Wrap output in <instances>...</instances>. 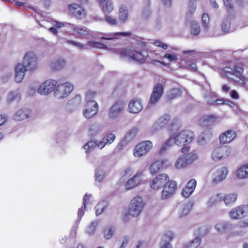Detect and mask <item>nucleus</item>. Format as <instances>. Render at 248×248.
Wrapping results in <instances>:
<instances>
[{
    "label": "nucleus",
    "instance_id": "7ed1b4c3",
    "mask_svg": "<svg viewBox=\"0 0 248 248\" xmlns=\"http://www.w3.org/2000/svg\"><path fill=\"white\" fill-rule=\"evenodd\" d=\"M73 84L69 82L56 85L54 90V96L58 99H62L68 97L74 90Z\"/></svg>",
    "mask_w": 248,
    "mask_h": 248
},
{
    "label": "nucleus",
    "instance_id": "412c9836",
    "mask_svg": "<svg viewBox=\"0 0 248 248\" xmlns=\"http://www.w3.org/2000/svg\"><path fill=\"white\" fill-rule=\"evenodd\" d=\"M67 62L64 58L58 57L51 60L49 63V67L52 70L60 71L64 68Z\"/></svg>",
    "mask_w": 248,
    "mask_h": 248
},
{
    "label": "nucleus",
    "instance_id": "a878e982",
    "mask_svg": "<svg viewBox=\"0 0 248 248\" xmlns=\"http://www.w3.org/2000/svg\"><path fill=\"white\" fill-rule=\"evenodd\" d=\"M143 107L141 100L136 98L132 100L129 103L128 110L132 113H137L140 112L142 109Z\"/></svg>",
    "mask_w": 248,
    "mask_h": 248
},
{
    "label": "nucleus",
    "instance_id": "0e129e2a",
    "mask_svg": "<svg viewBox=\"0 0 248 248\" xmlns=\"http://www.w3.org/2000/svg\"><path fill=\"white\" fill-rule=\"evenodd\" d=\"M95 95V93L92 91H89L87 93L86 95V104H89V102H95L93 99Z\"/></svg>",
    "mask_w": 248,
    "mask_h": 248
},
{
    "label": "nucleus",
    "instance_id": "69168bd1",
    "mask_svg": "<svg viewBox=\"0 0 248 248\" xmlns=\"http://www.w3.org/2000/svg\"><path fill=\"white\" fill-rule=\"evenodd\" d=\"M194 192V190L187 186H186L181 192L183 197L187 198H188Z\"/></svg>",
    "mask_w": 248,
    "mask_h": 248
},
{
    "label": "nucleus",
    "instance_id": "4be33fe9",
    "mask_svg": "<svg viewBox=\"0 0 248 248\" xmlns=\"http://www.w3.org/2000/svg\"><path fill=\"white\" fill-rule=\"evenodd\" d=\"M131 35L130 32H116L103 33L100 37L101 39L107 40H116L122 37H129Z\"/></svg>",
    "mask_w": 248,
    "mask_h": 248
},
{
    "label": "nucleus",
    "instance_id": "58836bf2",
    "mask_svg": "<svg viewBox=\"0 0 248 248\" xmlns=\"http://www.w3.org/2000/svg\"><path fill=\"white\" fill-rule=\"evenodd\" d=\"M174 143V135L171 136L162 145L159 152L160 154H163L166 152L169 148L171 147Z\"/></svg>",
    "mask_w": 248,
    "mask_h": 248
},
{
    "label": "nucleus",
    "instance_id": "aec40b11",
    "mask_svg": "<svg viewBox=\"0 0 248 248\" xmlns=\"http://www.w3.org/2000/svg\"><path fill=\"white\" fill-rule=\"evenodd\" d=\"M68 10L70 14L79 18H84L86 15L84 9L76 3L69 4Z\"/></svg>",
    "mask_w": 248,
    "mask_h": 248
},
{
    "label": "nucleus",
    "instance_id": "e433bc0d",
    "mask_svg": "<svg viewBox=\"0 0 248 248\" xmlns=\"http://www.w3.org/2000/svg\"><path fill=\"white\" fill-rule=\"evenodd\" d=\"M81 102L82 98L81 95L78 94L68 101L67 106L69 107H71L72 108L76 109L80 105Z\"/></svg>",
    "mask_w": 248,
    "mask_h": 248
},
{
    "label": "nucleus",
    "instance_id": "bf43d9fd",
    "mask_svg": "<svg viewBox=\"0 0 248 248\" xmlns=\"http://www.w3.org/2000/svg\"><path fill=\"white\" fill-rule=\"evenodd\" d=\"M163 58L168 59L169 62H176L178 60L177 55L173 53H166L164 56Z\"/></svg>",
    "mask_w": 248,
    "mask_h": 248
},
{
    "label": "nucleus",
    "instance_id": "f3484780",
    "mask_svg": "<svg viewBox=\"0 0 248 248\" xmlns=\"http://www.w3.org/2000/svg\"><path fill=\"white\" fill-rule=\"evenodd\" d=\"M170 164V162L167 159L158 160L153 163L149 168L150 173L152 175L156 174L164 167H167Z\"/></svg>",
    "mask_w": 248,
    "mask_h": 248
},
{
    "label": "nucleus",
    "instance_id": "473e14b6",
    "mask_svg": "<svg viewBox=\"0 0 248 248\" xmlns=\"http://www.w3.org/2000/svg\"><path fill=\"white\" fill-rule=\"evenodd\" d=\"M71 28L74 31L75 34L78 37L82 38L89 34L88 31L84 27L75 26L72 24Z\"/></svg>",
    "mask_w": 248,
    "mask_h": 248
},
{
    "label": "nucleus",
    "instance_id": "052dcab7",
    "mask_svg": "<svg viewBox=\"0 0 248 248\" xmlns=\"http://www.w3.org/2000/svg\"><path fill=\"white\" fill-rule=\"evenodd\" d=\"M231 27V23L228 19L224 20L221 24V29L223 32H228Z\"/></svg>",
    "mask_w": 248,
    "mask_h": 248
},
{
    "label": "nucleus",
    "instance_id": "393cba45",
    "mask_svg": "<svg viewBox=\"0 0 248 248\" xmlns=\"http://www.w3.org/2000/svg\"><path fill=\"white\" fill-rule=\"evenodd\" d=\"M219 118L216 115L210 114L206 115L201 118L199 120V123L201 124L207 125L216 124L219 122Z\"/></svg>",
    "mask_w": 248,
    "mask_h": 248
},
{
    "label": "nucleus",
    "instance_id": "c85d7f7f",
    "mask_svg": "<svg viewBox=\"0 0 248 248\" xmlns=\"http://www.w3.org/2000/svg\"><path fill=\"white\" fill-rule=\"evenodd\" d=\"M212 137V131L209 129H206L199 136L198 142L201 145H204L209 141Z\"/></svg>",
    "mask_w": 248,
    "mask_h": 248
},
{
    "label": "nucleus",
    "instance_id": "f8f14e48",
    "mask_svg": "<svg viewBox=\"0 0 248 248\" xmlns=\"http://www.w3.org/2000/svg\"><path fill=\"white\" fill-rule=\"evenodd\" d=\"M57 84L56 80H46L40 85L37 90L38 93L42 95H46L54 90Z\"/></svg>",
    "mask_w": 248,
    "mask_h": 248
},
{
    "label": "nucleus",
    "instance_id": "5701e85b",
    "mask_svg": "<svg viewBox=\"0 0 248 248\" xmlns=\"http://www.w3.org/2000/svg\"><path fill=\"white\" fill-rule=\"evenodd\" d=\"M228 173V169L225 167H222L217 170L213 174V183L217 184L222 182L226 178Z\"/></svg>",
    "mask_w": 248,
    "mask_h": 248
},
{
    "label": "nucleus",
    "instance_id": "b1692460",
    "mask_svg": "<svg viewBox=\"0 0 248 248\" xmlns=\"http://www.w3.org/2000/svg\"><path fill=\"white\" fill-rule=\"evenodd\" d=\"M31 115L30 111L26 108L17 109L13 116V119L16 121H22L29 118Z\"/></svg>",
    "mask_w": 248,
    "mask_h": 248
},
{
    "label": "nucleus",
    "instance_id": "5fc2aeb1",
    "mask_svg": "<svg viewBox=\"0 0 248 248\" xmlns=\"http://www.w3.org/2000/svg\"><path fill=\"white\" fill-rule=\"evenodd\" d=\"M103 139L105 140L107 144L112 143L116 139V136L112 133H108L104 136Z\"/></svg>",
    "mask_w": 248,
    "mask_h": 248
},
{
    "label": "nucleus",
    "instance_id": "4c0bfd02",
    "mask_svg": "<svg viewBox=\"0 0 248 248\" xmlns=\"http://www.w3.org/2000/svg\"><path fill=\"white\" fill-rule=\"evenodd\" d=\"M237 195L234 193L226 194L222 197V200L226 205L228 206L233 204L236 201Z\"/></svg>",
    "mask_w": 248,
    "mask_h": 248
},
{
    "label": "nucleus",
    "instance_id": "c756f323",
    "mask_svg": "<svg viewBox=\"0 0 248 248\" xmlns=\"http://www.w3.org/2000/svg\"><path fill=\"white\" fill-rule=\"evenodd\" d=\"M189 166L187 160L184 155L178 157L174 163V167L177 170H181Z\"/></svg>",
    "mask_w": 248,
    "mask_h": 248
},
{
    "label": "nucleus",
    "instance_id": "2eb2a0df",
    "mask_svg": "<svg viewBox=\"0 0 248 248\" xmlns=\"http://www.w3.org/2000/svg\"><path fill=\"white\" fill-rule=\"evenodd\" d=\"M28 69L24 66V64L19 62L15 67V80L16 83H21L24 78Z\"/></svg>",
    "mask_w": 248,
    "mask_h": 248
},
{
    "label": "nucleus",
    "instance_id": "f257e3e1",
    "mask_svg": "<svg viewBox=\"0 0 248 248\" xmlns=\"http://www.w3.org/2000/svg\"><path fill=\"white\" fill-rule=\"evenodd\" d=\"M244 68L241 65H232L226 66L222 71V75L224 77L238 83L240 85H245L248 78L242 75Z\"/></svg>",
    "mask_w": 248,
    "mask_h": 248
},
{
    "label": "nucleus",
    "instance_id": "0eeeda50",
    "mask_svg": "<svg viewBox=\"0 0 248 248\" xmlns=\"http://www.w3.org/2000/svg\"><path fill=\"white\" fill-rule=\"evenodd\" d=\"M153 144L150 140H145L138 143L133 150V155L136 157H141L148 153L152 148Z\"/></svg>",
    "mask_w": 248,
    "mask_h": 248
},
{
    "label": "nucleus",
    "instance_id": "de8ad7c7",
    "mask_svg": "<svg viewBox=\"0 0 248 248\" xmlns=\"http://www.w3.org/2000/svg\"><path fill=\"white\" fill-rule=\"evenodd\" d=\"M222 200V197L220 194H216L212 195L209 199L207 204L208 206H212L216 203L221 202Z\"/></svg>",
    "mask_w": 248,
    "mask_h": 248
},
{
    "label": "nucleus",
    "instance_id": "37998d69",
    "mask_svg": "<svg viewBox=\"0 0 248 248\" xmlns=\"http://www.w3.org/2000/svg\"><path fill=\"white\" fill-rule=\"evenodd\" d=\"M86 47H88V49H90L92 48H100L105 50H108V48L104 44L99 42H95V41H88L87 42V46Z\"/></svg>",
    "mask_w": 248,
    "mask_h": 248
},
{
    "label": "nucleus",
    "instance_id": "338daca9",
    "mask_svg": "<svg viewBox=\"0 0 248 248\" xmlns=\"http://www.w3.org/2000/svg\"><path fill=\"white\" fill-rule=\"evenodd\" d=\"M67 43L69 44H71L81 49H88V47H86V46H87V43L84 45L82 44H81L79 42L71 40H68L67 41Z\"/></svg>",
    "mask_w": 248,
    "mask_h": 248
},
{
    "label": "nucleus",
    "instance_id": "13d9d810",
    "mask_svg": "<svg viewBox=\"0 0 248 248\" xmlns=\"http://www.w3.org/2000/svg\"><path fill=\"white\" fill-rule=\"evenodd\" d=\"M202 23L204 29L205 31H208L209 29V18L207 14H203L202 16Z\"/></svg>",
    "mask_w": 248,
    "mask_h": 248
},
{
    "label": "nucleus",
    "instance_id": "a211bd4d",
    "mask_svg": "<svg viewBox=\"0 0 248 248\" xmlns=\"http://www.w3.org/2000/svg\"><path fill=\"white\" fill-rule=\"evenodd\" d=\"M142 174L141 172H138L133 177L129 179L125 183V189L130 190L142 184Z\"/></svg>",
    "mask_w": 248,
    "mask_h": 248
},
{
    "label": "nucleus",
    "instance_id": "e2e57ef3",
    "mask_svg": "<svg viewBox=\"0 0 248 248\" xmlns=\"http://www.w3.org/2000/svg\"><path fill=\"white\" fill-rule=\"evenodd\" d=\"M104 20L108 24L112 26L116 25L117 24L116 18L110 16H106Z\"/></svg>",
    "mask_w": 248,
    "mask_h": 248
},
{
    "label": "nucleus",
    "instance_id": "a19ab883",
    "mask_svg": "<svg viewBox=\"0 0 248 248\" xmlns=\"http://www.w3.org/2000/svg\"><path fill=\"white\" fill-rule=\"evenodd\" d=\"M186 157L188 165H191L194 162L196 161L199 157L198 154L196 151H191L187 155H184Z\"/></svg>",
    "mask_w": 248,
    "mask_h": 248
},
{
    "label": "nucleus",
    "instance_id": "9d476101",
    "mask_svg": "<svg viewBox=\"0 0 248 248\" xmlns=\"http://www.w3.org/2000/svg\"><path fill=\"white\" fill-rule=\"evenodd\" d=\"M168 179L169 176L167 174H158L149 182V186L151 189L154 191L158 190L162 187Z\"/></svg>",
    "mask_w": 248,
    "mask_h": 248
},
{
    "label": "nucleus",
    "instance_id": "7c9ffc66",
    "mask_svg": "<svg viewBox=\"0 0 248 248\" xmlns=\"http://www.w3.org/2000/svg\"><path fill=\"white\" fill-rule=\"evenodd\" d=\"M21 99V94L19 91L15 90L10 92L7 97V102L12 103L14 101H19Z\"/></svg>",
    "mask_w": 248,
    "mask_h": 248
},
{
    "label": "nucleus",
    "instance_id": "49530a36",
    "mask_svg": "<svg viewBox=\"0 0 248 248\" xmlns=\"http://www.w3.org/2000/svg\"><path fill=\"white\" fill-rule=\"evenodd\" d=\"M39 83L38 81H34L31 83L29 86L28 91L27 94L30 96H33L35 94L37 89H38Z\"/></svg>",
    "mask_w": 248,
    "mask_h": 248
},
{
    "label": "nucleus",
    "instance_id": "39448f33",
    "mask_svg": "<svg viewBox=\"0 0 248 248\" xmlns=\"http://www.w3.org/2000/svg\"><path fill=\"white\" fill-rule=\"evenodd\" d=\"M28 69V71L32 72L38 68V57L37 55L32 51L26 53L22 62Z\"/></svg>",
    "mask_w": 248,
    "mask_h": 248
},
{
    "label": "nucleus",
    "instance_id": "f704fd0d",
    "mask_svg": "<svg viewBox=\"0 0 248 248\" xmlns=\"http://www.w3.org/2000/svg\"><path fill=\"white\" fill-rule=\"evenodd\" d=\"M91 197V195H88L85 194L83 199V207L82 206L80 208H79L78 210V219L77 221L78 222H79L82 218V217L83 216L84 214V211L86 210V204H88L90 198Z\"/></svg>",
    "mask_w": 248,
    "mask_h": 248
},
{
    "label": "nucleus",
    "instance_id": "72a5a7b5",
    "mask_svg": "<svg viewBox=\"0 0 248 248\" xmlns=\"http://www.w3.org/2000/svg\"><path fill=\"white\" fill-rule=\"evenodd\" d=\"M99 3L104 12L110 13L113 10L114 5L111 0H104L99 2Z\"/></svg>",
    "mask_w": 248,
    "mask_h": 248
},
{
    "label": "nucleus",
    "instance_id": "9b49d317",
    "mask_svg": "<svg viewBox=\"0 0 248 248\" xmlns=\"http://www.w3.org/2000/svg\"><path fill=\"white\" fill-rule=\"evenodd\" d=\"M164 89V87L161 83H157L154 87L150 97L148 105H155L157 103L163 94Z\"/></svg>",
    "mask_w": 248,
    "mask_h": 248
},
{
    "label": "nucleus",
    "instance_id": "2f4dec72",
    "mask_svg": "<svg viewBox=\"0 0 248 248\" xmlns=\"http://www.w3.org/2000/svg\"><path fill=\"white\" fill-rule=\"evenodd\" d=\"M129 12L126 6L121 5L119 10V17L123 23H125L128 18Z\"/></svg>",
    "mask_w": 248,
    "mask_h": 248
},
{
    "label": "nucleus",
    "instance_id": "3c124183",
    "mask_svg": "<svg viewBox=\"0 0 248 248\" xmlns=\"http://www.w3.org/2000/svg\"><path fill=\"white\" fill-rule=\"evenodd\" d=\"M101 131L100 125L97 124H94L91 125L89 132L91 135L94 136L97 134Z\"/></svg>",
    "mask_w": 248,
    "mask_h": 248
},
{
    "label": "nucleus",
    "instance_id": "cd10ccee",
    "mask_svg": "<svg viewBox=\"0 0 248 248\" xmlns=\"http://www.w3.org/2000/svg\"><path fill=\"white\" fill-rule=\"evenodd\" d=\"M236 137V133L232 130H228L219 136V140L221 143L225 144L231 142Z\"/></svg>",
    "mask_w": 248,
    "mask_h": 248
},
{
    "label": "nucleus",
    "instance_id": "6ab92c4d",
    "mask_svg": "<svg viewBox=\"0 0 248 248\" xmlns=\"http://www.w3.org/2000/svg\"><path fill=\"white\" fill-rule=\"evenodd\" d=\"M98 111V105L96 102H89L86 104L85 108L83 111L84 116L90 119L94 116Z\"/></svg>",
    "mask_w": 248,
    "mask_h": 248
},
{
    "label": "nucleus",
    "instance_id": "dca6fc26",
    "mask_svg": "<svg viewBox=\"0 0 248 248\" xmlns=\"http://www.w3.org/2000/svg\"><path fill=\"white\" fill-rule=\"evenodd\" d=\"M170 119V117L169 115L165 114L160 117L154 123L150 129V132L153 134L158 130H160L168 124Z\"/></svg>",
    "mask_w": 248,
    "mask_h": 248
},
{
    "label": "nucleus",
    "instance_id": "4468645a",
    "mask_svg": "<svg viewBox=\"0 0 248 248\" xmlns=\"http://www.w3.org/2000/svg\"><path fill=\"white\" fill-rule=\"evenodd\" d=\"M231 152V149L226 146H220L216 148L212 153V158L217 161L228 157Z\"/></svg>",
    "mask_w": 248,
    "mask_h": 248
},
{
    "label": "nucleus",
    "instance_id": "c03bdc74",
    "mask_svg": "<svg viewBox=\"0 0 248 248\" xmlns=\"http://www.w3.org/2000/svg\"><path fill=\"white\" fill-rule=\"evenodd\" d=\"M202 240L200 237H197L192 240L186 243L184 248H197L201 243Z\"/></svg>",
    "mask_w": 248,
    "mask_h": 248
},
{
    "label": "nucleus",
    "instance_id": "603ef678",
    "mask_svg": "<svg viewBox=\"0 0 248 248\" xmlns=\"http://www.w3.org/2000/svg\"><path fill=\"white\" fill-rule=\"evenodd\" d=\"M106 207H107L106 203L104 202H101L99 203H98L95 207L96 215L97 216H99L102 213L104 212L105 211Z\"/></svg>",
    "mask_w": 248,
    "mask_h": 248
},
{
    "label": "nucleus",
    "instance_id": "ea45409f",
    "mask_svg": "<svg viewBox=\"0 0 248 248\" xmlns=\"http://www.w3.org/2000/svg\"><path fill=\"white\" fill-rule=\"evenodd\" d=\"M182 91L180 88H174L170 90L167 94L166 97L167 100H171L176 97L179 96L182 93Z\"/></svg>",
    "mask_w": 248,
    "mask_h": 248
},
{
    "label": "nucleus",
    "instance_id": "864d4df0",
    "mask_svg": "<svg viewBox=\"0 0 248 248\" xmlns=\"http://www.w3.org/2000/svg\"><path fill=\"white\" fill-rule=\"evenodd\" d=\"M113 229L111 226L106 227L104 231V235L106 239H109L113 234Z\"/></svg>",
    "mask_w": 248,
    "mask_h": 248
},
{
    "label": "nucleus",
    "instance_id": "bb28decb",
    "mask_svg": "<svg viewBox=\"0 0 248 248\" xmlns=\"http://www.w3.org/2000/svg\"><path fill=\"white\" fill-rule=\"evenodd\" d=\"M189 203H179L177 205L176 210L177 212V218H182L186 217L190 210Z\"/></svg>",
    "mask_w": 248,
    "mask_h": 248
},
{
    "label": "nucleus",
    "instance_id": "09e8293b",
    "mask_svg": "<svg viewBox=\"0 0 248 248\" xmlns=\"http://www.w3.org/2000/svg\"><path fill=\"white\" fill-rule=\"evenodd\" d=\"M99 221L98 220H94L92 221L87 228V233L90 235H93L95 232L96 228L99 225Z\"/></svg>",
    "mask_w": 248,
    "mask_h": 248
},
{
    "label": "nucleus",
    "instance_id": "1a4fd4ad",
    "mask_svg": "<svg viewBox=\"0 0 248 248\" xmlns=\"http://www.w3.org/2000/svg\"><path fill=\"white\" fill-rule=\"evenodd\" d=\"M163 186L161 198L163 200H166L171 197L174 194L177 188V183L175 181H170L169 178Z\"/></svg>",
    "mask_w": 248,
    "mask_h": 248
},
{
    "label": "nucleus",
    "instance_id": "79ce46f5",
    "mask_svg": "<svg viewBox=\"0 0 248 248\" xmlns=\"http://www.w3.org/2000/svg\"><path fill=\"white\" fill-rule=\"evenodd\" d=\"M231 225L225 222H219L215 226V229L220 233H224L230 227Z\"/></svg>",
    "mask_w": 248,
    "mask_h": 248
},
{
    "label": "nucleus",
    "instance_id": "774afa93",
    "mask_svg": "<svg viewBox=\"0 0 248 248\" xmlns=\"http://www.w3.org/2000/svg\"><path fill=\"white\" fill-rule=\"evenodd\" d=\"M208 232L207 228L205 226L200 227L195 232V234L200 236H203Z\"/></svg>",
    "mask_w": 248,
    "mask_h": 248
},
{
    "label": "nucleus",
    "instance_id": "8fccbe9b",
    "mask_svg": "<svg viewBox=\"0 0 248 248\" xmlns=\"http://www.w3.org/2000/svg\"><path fill=\"white\" fill-rule=\"evenodd\" d=\"M105 177V173L104 170H97L95 173V181L97 182H102Z\"/></svg>",
    "mask_w": 248,
    "mask_h": 248
},
{
    "label": "nucleus",
    "instance_id": "c9c22d12",
    "mask_svg": "<svg viewBox=\"0 0 248 248\" xmlns=\"http://www.w3.org/2000/svg\"><path fill=\"white\" fill-rule=\"evenodd\" d=\"M236 176L239 179L248 178V164L242 166L237 170Z\"/></svg>",
    "mask_w": 248,
    "mask_h": 248
},
{
    "label": "nucleus",
    "instance_id": "4d7b16f0",
    "mask_svg": "<svg viewBox=\"0 0 248 248\" xmlns=\"http://www.w3.org/2000/svg\"><path fill=\"white\" fill-rule=\"evenodd\" d=\"M174 237V234L171 232H168L162 237V240L161 242L169 243Z\"/></svg>",
    "mask_w": 248,
    "mask_h": 248
},
{
    "label": "nucleus",
    "instance_id": "20e7f679",
    "mask_svg": "<svg viewBox=\"0 0 248 248\" xmlns=\"http://www.w3.org/2000/svg\"><path fill=\"white\" fill-rule=\"evenodd\" d=\"M174 143L179 146H183L189 144L193 141L195 135L194 133L189 130H183L174 135Z\"/></svg>",
    "mask_w": 248,
    "mask_h": 248
},
{
    "label": "nucleus",
    "instance_id": "680f3d73",
    "mask_svg": "<svg viewBox=\"0 0 248 248\" xmlns=\"http://www.w3.org/2000/svg\"><path fill=\"white\" fill-rule=\"evenodd\" d=\"M196 9V2L195 0H190L188 7V13L192 15Z\"/></svg>",
    "mask_w": 248,
    "mask_h": 248
},
{
    "label": "nucleus",
    "instance_id": "6e6552de",
    "mask_svg": "<svg viewBox=\"0 0 248 248\" xmlns=\"http://www.w3.org/2000/svg\"><path fill=\"white\" fill-rule=\"evenodd\" d=\"M230 217L237 220L248 217V205L244 204L232 208L229 212Z\"/></svg>",
    "mask_w": 248,
    "mask_h": 248
},
{
    "label": "nucleus",
    "instance_id": "a18cd8bd",
    "mask_svg": "<svg viewBox=\"0 0 248 248\" xmlns=\"http://www.w3.org/2000/svg\"><path fill=\"white\" fill-rule=\"evenodd\" d=\"M96 140L93 139L89 140L83 146L86 154H89L92 150L96 147Z\"/></svg>",
    "mask_w": 248,
    "mask_h": 248
},
{
    "label": "nucleus",
    "instance_id": "423d86ee",
    "mask_svg": "<svg viewBox=\"0 0 248 248\" xmlns=\"http://www.w3.org/2000/svg\"><path fill=\"white\" fill-rule=\"evenodd\" d=\"M120 55L122 57L128 56L133 60L138 62L143 63L148 56V53L146 51H142L138 52L132 49H123L120 52Z\"/></svg>",
    "mask_w": 248,
    "mask_h": 248
},
{
    "label": "nucleus",
    "instance_id": "ddd939ff",
    "mask_svg": "<svg viewBox=\"0 0 248 248\" xmlns=\"http://www.w3.org/2000/svg\"><path fill=\"white\" fill-rule=\"evenodd\" d=\"M125 104L124 101H118L110 107L108 112V117L111 120L118 118L123 112Z\"/></svg>",
    "mask_w": 248,
    "mask_h": 248
},
{
    "label": "nucleus",
    "instance_id": "6e6d98bb",
    "mask_svg": "<svg viewBox=\"0 0 248 248\" xmlns=\"http://www.w3.org/2000/svg\"><path fill=\"white\" fill-rule=\"evenodd\" d=\"M200 25L195 21L192 22L191 29L192 34L197 35L200 33Z\"/></svg>",
    "mask_w": 248,
    "mask_h": 248
},
{
    "label": "nucleus",
    "instance_id": "f03ea898",
    "mask_svg": "<svg viewBox=\"0 0 248 248\" xmlns=\"http://www.w3.org/2000/svg\"><path fill=\"white\" fill-rule=\"evenodd\" d=\"M145 206L143 198L140 196H135L131 201L128 206V214L136 217L142 213Z\"/></svg>",
    "mask_w": 248,
    "mask_h": 248
}]
</instances>
